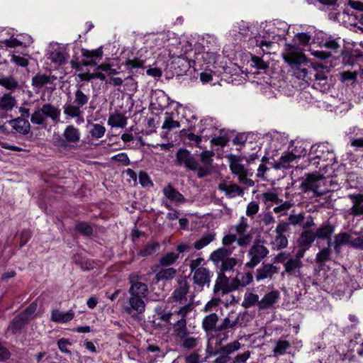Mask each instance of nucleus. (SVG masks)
Returning a JSON list of instances; mask_svg holds the SVG:
<instances>
[{
  "label": "nucleus",
  "instance_id": "f257e3e1",
  "mask_svg": "<svg viewBox=\"0 0 363 363\" xmlns=\"http://www.w3.org/2000/svg\"><path fill=\"white\" fill-rule=\"evenodd\" d=\"M128 294L130 297L123 309L131 318L137 319L145 310L146 304L144 298L148 295L147 286L140 281H130Z\"/></svg>",
  "mask_w": 363,
  "mask_h": 363
},
{
  "label": "nucleus",
  "instance_id": "f03ea898",
  "mask_svg": "<svg viewBox=\"0 0 363 363\" xmlns=\"http://www.w3.org/2000/svg\"><path fill=\"white\" fill-rule=\"evenodd\" d=\"M84 85L79 84L73 93V96H68L67 102L63 106L64 114L71 118H79L86 108L90 100L89 91H85Z\"/></svg>",
  "mask_w": 363,
  "mask_h": 363
},
{
  "label": "nucleus",
  "instance_id": "7ed1b4c3",
  "mask_svg": "<svg viewBox=\"0 0 363 363\" xmlns=\"http://www.w3.org/2000/svg\"><path fill=\"white\" fill-rule=\"evenodd\" d=\"M286 46L288 52L284 55V59L291 67L293 75L299 79H306L310 62L303 53L296 51L297 48L295 46L291 45H286Z\"/></svg>",
  "mask_w": 363,
  "mask_h": 363
},
{
  "label": "nucleus",
  "instance_id": "20e7f679",
  "mask_svg": "<svg viewBox=\"0 0 363 363\" xmlns=\"http://www.w3.org/2000/svg\"><path fill=\"white\" fill-rule=\"evenodd\" d=\"M232 253L225 247H219L211 253L209 260L215 264L219 272L224 274L233 272L237 265L240 266L242 264V261L238 257H230Z\"/></svg>",
  "mask_w": 363,
  "mask_h": 363
},
{
  "label": "nucleus",
  "instance_id": "39448f33",
  "mask_svg": "<svg viewBox=\"0 0 363 363\" xmlns=\"http://www.w3.org/2000/svg\"><path fill=\"white\" fill-rule=\"evenodd\" d=\"M203 258L198 257L195 259H191L189 264L190 271L193 275V283L200 288L201 290L204 286L209 287L211 279L213 276V273L203 266Z\"/></svg>",
  "mask_w": 363,
  "mask_h": 363
},
{
  "label": "nucleus",
  "instance_id": "423d86ee",
  "mask_svg": "<svg viewBox=\"0 0 363 363\" xmlns=\"http://www.w3.org/2000/svg\"><path fill=\"white\" fill-rule=\"evenodd\" d=\"M325 177L317 173L306 174V178L300 184L303 192L313 191V197H319L325 194L328 189L325 186Z\"/></svg>",
  "mask_w": 363,
  "mask_h": 363
},
{
  "label": "nucleus",
  "instance_id": "0eeeda50",
  "mask_svg": "<svg viewBox=\"0 0 363 363\" xmlns=\"http://www.w3.org/2000/svg\"><path fill=\"white\" fill-rule=\"evenodd\" d=\"M60 110L51 104H45L42 107L36 108L30 116V121L35 125H43L46 118H50L54 122H58Z\"/></svg>",
  "mask_w": 363,
  "mask_h": 363
},
{
  "label": "nucleus",
  "instance_id": "6e6552de",
  "mask_svg": "<svg viewBox=\"0 0 363 363\" xmlns=\"http://www.w3.org/2000/svg\"><path fill=\"white\" fill-rule=\"evenodd\" d=\"M251 61L253 66L259 69L257 74H264L261 78H259L261 80L259 82L260 90L263 93H270L272 91V76L270 74L266 73L267 69L269 68V63L257 56H252Z\"/></svg>",
  "mask_w": 363,
  "mask_h": 363
},
{
  "label": "nucleus",
  "instance_id": "1a4fd4ad",
  "mask_svg": "<svg viewBox=\"0 0 363 363\" xmlns=\"http://www.w3.org/2000/svg\"><path fill=\"white\" fill-rule=\"evenodd\" d=\"M230 168L232 172L238 177L239 182L247 186H254V182L248 179V177L253 174L252 170L245 168L244 165L240 164V160L236 156L230 155Z\"/></svg>",
  "mask_w": 363,
  "mask_h": 363
},
{
  "label": "nucleus",
  "instance_id": "9d476101",
  "mask_svg": "<svg viewBox=\"0 0 363 363\" xmlns=\"http://www.w3.org/2000/svg\"><path fill=\"white\" fill-rule=\"evenodd\" d=\"M233 279L231 281L229 278L222 272H218V276L213 287V293L216 296H223L231 291H235L233 289Z\"/></svg>",
  "mask_w": 363,
  "mask_h": 363
},
{
  "label": "nucleus",
  "instance_id": "9b49d317",
  "mask_svg": "<svg viewBox=\"0 0 363 363\" xmlns=\"http://www.w3.org/2000/svg\"><path fill=\"white\" fill-rule=\"evenodd\" d=\"M177 165L184 166L186 169L196 171L198 169V162L193 155L187 150L180 148L176 153Z\"/></svg>",
  "mask_w": 363,
  "mask_h": 363
},
{
  "label": "nucleus",
  "instance_id": "f8f14e48",
  "mask_svg": "<svg viewBox=\"0 0 363 363\" xmlns=\"http://www.w3.org/2000/svg\"><path fill=\"white\" fill-rule=\"evenodd\" d=\"M269 253V250L264 245L254 244L249 251L250 260L246 263V267L254 268L257 266Z\"/></svg>",
  "mask_w": 363,
  "mask_h": 363
},
{
  "label": "nucleus",
  "instance_id": "ddd939ff",
  "mask_svg": "<svg viewBox=\"0 0 363 363\" xmlns=\"http://www.w3.org/2000/svg\"><path fill=\"white\" fill-rule=\"evenodd\" d=\"M62 136L65 139L60 138L57 143L59 147L65 148L67 143H77L80 140L81 134L77 128L73 125H69L65 128Z\"/></svg>",
  "mask_w": 363,
  "mask_h": 363
},
{
  "label": "nucleus",
  "instance_id": "4468645a",
  "mask_svg": "<svg viewBox=\"0 0 363 363\" xmlns=\"http://www.w3.org/2000/svg\"><path fill=\"white\" fill-rule=\"evenodd\" d=\"M240 347V343L235 340L225 346L219 347V356L213 361V363H228L230 360V354L238 351Z\"/></svg>",
  "mask_w": 363,
  "mask_h": 363
},
{
  "label": "nucleus",
  "instance_id": "2eb2a0df",
  "mask_svg": "<svg viewBox=\"0 0 363 363\" xmlns=\"http://www.w3.org/2000/svg\"><path fill=\"white\" fill-rule=\"evenodd\" d=\"M189 284L186 278L177 280V284L175 286L172 298L174 301L179 303H184L187 301L186 295L189 291Z\"/></svg>",
  "mask_w": 363,
  "mask_h": 363
},
{
  "label": "nucleus",
  "instance_id": "dca6fc26",
  "mask_svg": "<svg viewBox=\"0 0 363 363\" xmlns=\"http://www.w3.org/2000/svg\"><path fill=\"white\" fill-rule=\"evenodd\" d=\"M335 226L329 221L323 223L314 232L316 239L325 240L328 245H332V235L335 232Z\"/></svg>",
  "mask_w": 363,
  "mask_h": 363
},
{
  "label": "nucleus",
  "instance_id": "f3484780",
  "mask_svg": "<svg viewBox=\"0 0 363 363\" xmlns=\"http://www.w3.org/2000/svg\"><path fill=\"white\" fill-rule=\"evenodd\" d=\"M28 320L26 318L20 314L17 315L9 324L5 333V336L9 337L21 333V330L25 327Z\"/></svg>",
  "mask_w": 363,
  "mask_h": 363
},
{
  "label": "nucleus",
  "instance_id": "a211bd4d",
  "mask_svg": "<svg viewBox=\"0 0 363 363\" xmlns=\"http://www.w3.org/2000/svg\"><path fill=\"white\" fill-rule=\"evenodd\" d=\"M316 155L319 159L323 161H333L335 159V155L333 151H330L326 144L320 143L314 145L311 147L310 155Z\"/></svg>",
  "mask_w": 363,
  "mask_h": 363
},
{
  "label": "nucleus",
  "instance_id": "6ab92c4d",
  "mask_svg": "<svg viewBox=\"0 0 363 363\" xmlns=\"http://www.w3.org/2000/svg\"><path fill=\"white\" fill-rule=\"evenodd\" d=\"M9 124L16 133L26 135L30 131V124L28 120L22 117H18L9 121Z\"/></svg>",
  "mask_w": 363,
  "mask_h": 363
},
{
  "label": "nucleus",
  "instance_id": "aec40b11",
  "mask_svg": "<svg viewBox=\"0 0 363 363\" xmlns=\"http://www.w3.org/2000/svg\"><path fill=\"white\" fill-rule=\"evenodd\" d=\"M302 266L303 263L301 260L294 257H289V259L285 262L284 272L291 276L296 277H299L301 275L300 270Z\"/></svg>",
  "mask_w": 363,
  "mask_h": 363
},
{
  "label": "nucleus",
  "instance_id": "412c9836",
  "mask_svg": "<svg viewBox=\"0 0 363 363\" xmlns=\"http://www.w3.org/2000/svg\"><path fill=\"white\" fill-rule=\"evenodd\" d=\"M164 195L170 201H174L178 206L185 202V198L171 184L164 187Z\"/></svg>",
  "mask_w": 363,
  "mask_h": 363
},
{
  "label": "nucleus",
  "instance_id": "4be33fe9",
  "mask_svg": "<svg viewBox=\"0 0 363 363\" xmlns=\"http://www.w3.org/2000/svg\"><path fill=\"white\" fill-rule=\"evenodd\" d=\"M218 315L215 313H210L209 315L205 316L202 320V328L204 330V331L206 333L218 332L217 330V323L218 322Z\"/></svg>",
  "mask_w": 363,
  "mask_h": 363
},
{
  "label": "nucleus",
  "instance_id": "5701e85b",
  "mask_svg": "<svg viewBox=\"0 0 363 363\" xmlns=\"http://www.w3.org/2000/svg\"><path fill=\"white\" fill-rule=\"evenodd\" d=\"M75 315L72 310L67 312H62L57 309H54L51 312V320L58 323H65L72 320Z\"/></svg>",
  "mask_w": 363,
  "mask_h": 363
},
{
  "label": "nucleus",
  "instance_id": "b1692460",
  "mask_svg": "<svg viewBox=\"0 0 363 363\" xmlns=\"http://www.w3.org/2000/svg\"><path fill=\"white\" fill-rule=\"evenodd\" d=\"M56 79L57 77L54 75L38 73L32 77V86L36 89H41L46 84L53 83Z\"/></svg>",
  "mask_w": 363,
  "mask_h": 363
},
{
  "label": "nucleus",
  "instance_id": "393cba45",
  "mask_svg": "<svg viewBox=\"0 0 363 363\" xmlns=\"http://www.w3.org/2000/svg\"><path fill=\"white\" fill-rule=\"evenodd\" d=\"M82 54L83 57H86V60L83 63L84 65H96V60L101 58L103 51L101 48L93 50L82 49Z\"/></svg>",
  "mask_w": 363,
  "mask_h": 363
},
{
  "label": "nucleus",
  "instance_id": "a878e982",
  "mask_svg": "<svg viewBox=\"0 0 363 363\" xmlns=\"http://www.w3.org/2000/svg\"><path fill=\"white\" fill-rule=\"evenodd\" d=\"M0 86L8 91H14L21 88L18 80L12 75H0Z\"/></svg>",
  "mask_w": 363,
  "mask_h": 363
},
{
  "label": "nucleus",
  "instance_id": "bb28decb",
  "mask_svg": "<svg viewBox=\"0 0 363 363\" xmlns=\"http://www.w3.org/2000/svg\"><path fill=\"white\" fill-rule=\"evenodd\" d=\"M315 239L316 237L313 230H306L301 233L297 240L298 245L309 249Z\"/></svg>",
  "mask_w": 363,
  "mask_h": 363
},
{
  "label": "nucleus",
  "instance_id": "cd10ccee",
  "mask_svg": "<svg viewBox=\"0 0 363 363\" xmlns=\"http://www.w3.org/2000/svg\"><path fill=\"white\" fill-rule=\"evenodd\" d=\"M191 67V62L184 57H177L172 62V68L179 75L187 72Z\"/></svg>",
  "mask_w": 363,
  "mask_h": 363
},
{
  "label": "nucleus",
  "instance_id": "c85d7f7f",
  "mask_svg": "<svg viewBox=\"0 0 363 363\" xmlns=\"http://www.w3.org/2000/svg\"><path fill=\"white\" fill-rule=\"evenodd\" d=\"M278 192L277 189L274 188V205H276L274 207V212L277 213H281L284 215L286 212L292 206V203L290 201H286L284 202L282 200H280L278 197Z\"/></svg>",
  "mask_w": 363,
  "mask_h": 363
},
{
  "label": "nucleus",
  "instance_id": "c756f323",
  "mask_svg": "<svg viewBox=\"0 0 363 363\" xmlns=\"http://www.w3.org/2000/svg\"><path fill=\"white\" fill-rule=\"evenodd\" d=\"M177 270L173 267L161 268L155 274L156 282L166 281L175 277Z\"/></svg>",
  "mask_w": 363,
  "mask_h": 363
},
{
  "label": "nucleus",
  "instance_id": "7c9ffc66",
  "mask_svg": "<svg viewBox=\"0 0 363 363\" xmlns=\"http://www.w3.org/2000/svg\"><path fill=\"white\" fill-rule=\"evenodd\" d=\"M186 323V318H180L173 325L174 334L177 338L180 339L189 335Z\"/></svg>",
  "mask_w": 363,
  "mask_h": 363
},
{
  "label": "nucleus",
  "instance_id": "2f4dec72",
  "mask_svg": "<svg viewBox=\"0 0 363 363\" xmlns=\"http://www.w3.org/2000/svg\"><path fill=\"white\" fill-rule=\"evenodd\" d=\"M16 104V99L11 93H5L0 97V108L5 111H9Z\"/></svg>",
  "mask_w": 363,
  "mask_h": 363
},
{
  "label": "nucleus",
  "instance_id": "473e14b6",
  "mask_svg": "<svg viewBox=\"0 0 363 363\" xmlns=\"http://www.w3.org/2000/svg\"><path fill=\"white\" fill-rule=\"evenodd\" d=\"M296 157L297 156L294 155L293 152H288L282 155L278 162L274 163V169H279L281 168H288L291 166V162L294 161Z\"/></svg>",
  "mask_w": 363,
  "mask_h": 363
},
{
  "label": "nucleus",
  "instance_id": "72a5a7b5",
  "mask_svg": "<svg viewBox=\"0 0 363 363\" xmlns=\"http://www.w3.org/2000/svg\"><path fill=\"white\" fill-rule=\"evenodd\" d=\"M253 279V276L251 272H246L241 275V278L236 277L233 279V289L238 290L240 287L246 286L250 284Z\"/></svg>",
  "mask_w": 363,
  "mask_h": 363
},
{
  "label": "nucleus",
  "instance_id": "f704fd0d",
  "mask_svg": "<svg viewBox=\"0 0 363 363\" xmlns=\"http://www.w3.org/2000/svg\"><path fill=\"white\" fill-rule=\"evenodd\" d=\"M219 189L220 191H225L227 195L231 197L235 196L237 195H241L243 193L242 189L235 184H220Z\"/></svg>",
  "mask_w": 363,
  "mask_h": 363
},
{
  "label": "nucleus",
  "instance_id": "c9c22d12",
  "mask_svg": "<svg viewBox=\"0 0 363 363\" xmlns=\"http://www.w3.org/2000/svg\"><path fill=\"white\" fill-rule=\"evenodd\" d=\"M108 124L111 127L125 128L127 118L121 113L112 114L108 118Z\"/></svg>",
  "mask_w": 363,
  "mask_h": 363
},
{
  "label": "nucleus",
  "instance_id": "e433bc0d",
  "mask_svg": "<svg viewBox=\"0 0 363 363\" xmlns=\"http://www.w3.org/2000/svg\"><path fill=\"white\" fill-rule=\"evenodd\" d=\"M332 254L331 245L323 248L319 252L316 254L315 261L317 264L323 265L325 262L330 260V255Z\"/></svg>",
  "mask_w": 363,
  "mask_h": 363
},
{
  "label": "nucleus",
  "instance_id": "4c0bfd02",
  "mask_svg": "<svg viewBox=\"0 0 363 363\" xmlns=\"http://www.w3.org/2000/svg\"><path fill=\"white\" fill-rule=\"evenodd\" d=\"M288 141V135H285V133L274 132V142H275L274 143V150L278 151L281 150L287 145Z\"/></svg>",
  "mask_w": 363,
  "mask_h": 363
},
{
  "label": "nucleus",
  "instance_id": "58836bf2",
  "mask_svg": "<svg viewBox=\"0 0 363 363\" xmlns=\"http://www.w3.org/2000/svg\"><path fill=\"white\" fill-rule=\"evenodd\" d=\"M216 233H209L203 235L199 240L194 242V247L196 250H201L215 240Z\"/></svg>",
  "mask_w": 363,
  "mask_h": 363
},
{
  "label": "nucleus",
  "instance_id": "ea45409f",
  "mask_svg": "<svg viewBox=\"0 0 363 363\" xmlns=\"http://www.w3.org/2000/svg\"><path fill=\"white\" fill-rule=\"evenodd\" d=\"M349 198L352 201V206L350 208L351 213L354 215L360 207L363 206V194H350Z\"/></svg>",
  "mask_w": 363,
  "mask_h": 363
},
{
  "label": "nucleus",
  "instance_id": "a19ab883",
  "mask_svg": "<svg viewBox=\"0 0 363 363\" xmlns=\"http://www.w3.org/2000/svg\"><path fill=\"white\" fill-rule=\"evenodd\" d=\"M179 258V254L170 252L162 256L159 262L162 267H167L173 264Z\"/></svg>",
  "mask_w": 363,
  "mask_h": 363
},
{
  "label": "nucleus",
  "instance_id": "79ce46f5",
  "mask_svg": "<svg viewBox=\"0 0 363 363\" xmlns=\"http://www.w3.org/2000/svg\"><path fill=\"white\" fill-rule=\"evenodd\" d=\"M90 127L89 133L92 138L99 139L104 137L106 133V128L103 125L92 123Z\"/></svg>",
  "mask_w": 363,
  "mask_h": 363
},
{
  "label": "nucleus",
  "instance_id": "37998d69",
  "mask_svg": "<svg viewBox=\"0 0 363 363\" xmlns=\"http://www.w3.org/2000/svg\"><path fill=\"white\" fill-rule=\"evenodd\" d=\"M172 113H165L164 121L162 125L163 130L170 131L174 128H179L180 123L179 121H175L172 118Z\"/></svg>",
  "mask_w": 363,
  "mask_h": 363
},
{
  "label": "nucleus",
  "instance_id": "c03bdc74",
  "mask_svg": "<svg viewBox=\"0 0 363 363\" xmlns=\"http://www.w3.org/2000/svg\"><path fill=\"white\" fill-rule=\"evenodd\" d=\"M290 347L291 344L289 341L284 338H281L277 342L276 347L274 348V354L282 355L286 353L287 350Z\"/></svg>",
  "mask_w": 363,
  "mask_h": 363
},
{
  "label": "nucleus",
  "instance_id": "a18cd8bd",
  "mask_svg": "<svg viewBox=\"0 0 363 363\" xmlns=\"http://www.w3.org/2000/svg\"><path fill=\"white\" fill-rule=\"evenodd\" d=\"M272 277V264L264 265L263 267L257 270L256 279L262 280Z\"/></svg>",
  "mask_w": 363,
  "mask_h": 363
},
{
  "label": "nucleus",
  "instance_id": "49530a36",
  "mask_svg": "<svg viewBox=\"0 0 363 363\" xmlns=\"http://www.w3.org/2000/svg\"><path fill=\"white\" fill-rule=\"evenodd\" d=\"M155 311L157 318L167 323H169L171 318L174 315V313L170 311H166L162 306H157Z\"/></svg>",
  "mask_w": 363,
  "mask_h": 363
},
{
  "label": "nucleus",
  "instance_id": "de8ad7c7",
  "mask_svg": "<svg viewBox=\"0 0 363 363\" xmlns=\"http://www.w3.org/2000/svg\"><path fill=\"white\" fill-rule=\"evenodd\" d=\"M180 340L182 341L181 343V347L184 349H193L196 347L199 342V337H189V336H185V337L180 338Z\"/></svg>",
  "mask_w": 363,
  "mask_h": 363
},
{
  "label": "nucleus",
  "instance_id": "09e8293b",
  "mask_svg": "<svg viewBox=\"0 0 363 363\" xmlns=\"http://www.w3.org/2000/svg\"><path fill=\"white\" fill-rule=\"evenodd\" d=\"M145 60L138 57L127 59L125 65L128 70H133L138 68H144Z\"/></svg>",
  "mask_w": 363,
  "mask_h": 363
},
{
  "label": "nucleus",
  "instance_id": "8fccbe9b",
  "mask_svg": "<svg viewBox=\"0 0 363 363\" xmlns=\"http://www.w3.org/2000/svg\"><path fill=\"white\" fill-rule=\"evenodd\" d=\"M351 235L346 232H341L334 236L333 242L341 245H350Z\"/></svg>",
  "mask_w": 363,
  "mask_h": 363
},
{
  "label": "nucleus",
  "instance_id": "3c124183",
  "mask_svg": "<svg viewBox=\"0 0 363 363\" xmlns=\"http://www.w3.org/2000/svg\"><path fill=\"white\" fill-rule=\"evenodd\" d=\"M238 323V318L231 320L228 317L225 318L222 322L218 325L217 330L221 332L223 330L233 328Z\"/></svg>",
  "mask_w": 363,
  "mask_h": 363
},
{
  "label": "nucleus",
  "instance_id": "603ef678",
  "mask_svg": "<svg viewBox=\"0 0 363 363\" xmlns=\"http://www.w3.org/2000/svg\"><path fill=\"white\" fill-rule=\"evenodd\" d=\"M75 229L79 233L89 236L93 234V228L92 227L85 222H80L76 224Z\"/></svg>",
  "mask_w": 363,
  "mask_h": 363
},
{
  "label": "nucleus",
  "instance_id": "864d4df0",
  "mask_svg": "<svg viewBox=\"0 0 363 363\" xmlns=\"http://www.w3.org/2000/svg\"><path fill=\"white\" fill-rule=\"evenodd\" d=\"M160 249V245L157 242H153L147 245L143 250L138 253L141 257H147L153 255Z\"/></svg>",
  "mask_w": 363,
  "mask_h": 363
},
{
  "label": "nucleus",
  "instance_id": "5fc2aeb1",
  "mask_svg": "<svg viewBox=\"0 0 363 363\" xmlns=\"http://www.w3.org/2000/svg\"><path fill=\"white\" fill-rule=\"evenodd\" d=\"M215 153L212 151H203L201 156V161L203 164L202 166L208 167L212 168L213 159L212 157L214 156Z\"/></svg>",
  "mask_w": 363,
  "mask_h": 363
},
{
  "label": "nucleus",
  "instance_id": "6e6d98bb",
  "mask_svg": "<svg viewBox=\"0 0 363 363\" xmlns=\"http://www.w3.org/2000/svg\"><path fill=\"white\" fill-rule=\"evenodd\" d=\"M258 299L259 297L257 294H254L252 293L246 294L242 306L245 308H248L255 305L256 303H258Z\"/></svg>",
  "mask_w": 363,
  "mask_h": 363
},
{
  "label": "nucleus",
  "instance_id": "4d7b16f0",
  "mask_svg": "<svg viewBox=\"0 0 363 363\" xmlns=\"http://www.w3.org/2000/svg\"><path fill=\"white\" fill-rule=\"evenodd\" d=\"M288 245V239L284 235L277 234L274 240V249L281 250Z\"/></svg>",
  "mask_w": 363,
  "mask_h": 363
},
{
  "label": "nucleus",
  "instance_id": "13d9d810",
  "mask_svg": "<svg viewBox=\"0 0 363 363\" xmlns=\"http://www.w3.org/2000/svg\"><path fill=\"white\" fill-rule=\"evenodd\" d=\"M50 59L53 63L58 65H63L66 61L65 55L62 52L56 50L50 53Z\"/></svg>",
  "mask_w": 363,
  "mask_h": 363
},
{
  "label": "nucleus",
  "instance_id": "bf43d9fd",
  "mask_svg": "<svg viewBox=\"0 0 363 363\" xmlns=\"http://www.w3.org/2000/svg\"><path fill=\"white\" fill-rule=\"evenodd\" d=\"M237 240V236L235 235L230 234L225 235L222 239V247H225L227 250H229L231 252L233 251V247H230V245L235 242Z\"/></svg>",
  "mask_w": 363,
  "mask_h": 363
},
{
  "label": "nucleus",
  "instance_id": "052dcab7",
  "mask_svg": "<svg viewBox=\"0 0 363 363\" xmlns=\"http://www.w3.org/2000/svg\"><path fill=\"white\" fill-rule=\"evenodd\" d=\"M272 305V291L267 294L264 298L258 301V306L260 309H266Z\"/></svg>",
  "mask_w": 363,
  "mask_h": 363
},
{
  "label": "nucleus",
  "instance_id": "680f3d73",
  "mask_svg": "<svg viewBox=\"0 0 363 363\" xmlns=\"http://www.w3.org/2000/svg\"><path fill=\"white\" fill-rule=\"evenodd\" d=\"M357 79V72H350V71H345L342 72L340 74V80L342 82H348V81H353L356 82Z\"/></svg>",
  "mask_w": 363,
  "mask_h": 363
},
{
  "label": "nucleus",
  "instance_id": "e2e57ef3",
  "mask_svg": "<svg viewBox=\"0 0 363 363\" xmlns=\"http://www.w3.org/2000/svg\"><path fill=\"white\" fill-rule=\"evenodd\" d=\"M305 219L304 214L303 213H298L296 215H290L288 217V221L289 224H291L293 225H300L302 226V223L303 222Z\"/></svg>",
  "mask_w": 363,
  "mask_h": 363
},
{
  "label": "nucleus",
  "instance_id": "0e129e2a",
  "mask_svg": "<svg viewBox=\"0 0 363 363\" xmlns=\"http://www.w3.org/2000/svg\"><path fill=\"white\" fill-rule=\"evenodd\" d=\"M111 160L113 161L121 162L124 166H127L130 163L129 157L125 152H121L119 154L113 155L111 157Z\"/></svg>",
  "mask_w": 363,
  "mask_h": 363
},
{
  "label": "nucleus",
  "instance_id": "69168bd1",
  "mask_svg": "<svg viewBox=\"0 0 363 363\" xmlns=\"http://www.w3.org/2000/svg\"><path fill=\"white\" fill-rule=\"evenodd\" d=\"M323 46L326 49L330 50L331 51L334 52L335 53H337L338 50L340 48V44L336 39L326 40L324 43Z\"/></svg>",
  "mask_w": 363,
  "mask_h": 363
},
{
  "label": "nucleus",
  "instance_id": "338daca9",
  "mask_svg": "<svg viewBox=\"0 0 363 363\" xmlns=\"http://www.w3.org/2000/svg\"><path fill=\"white\" fill-rule=\"evenodd\" d=\"M139 182L143 187H147L148 186H152L153 183L151 181L150 177L146 172H140L139 173Z\"/></svg>",
  "mask_w": 363,
  "mask_h": 363
},
{
  "label": "nucleus",
  "instance_id": "774afa93",
  "mask_svg": "<svg viewBox=\"0 0 363 363\" xmlns=\"http://www.w3.org/2000/svg\"><path fill=\"white\" fill-rule=\"evenodd\" d=\"M248 227L247 219L242 216L240 220V223L235 225L234 228L240 235H243Z\"/></svg>",
  "mask_w": 363,
  "mask_h": 363
}]
</instances>
